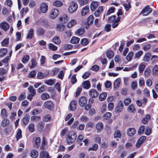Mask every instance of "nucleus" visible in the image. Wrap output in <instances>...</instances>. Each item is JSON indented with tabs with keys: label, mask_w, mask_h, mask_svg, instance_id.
I'll use <instances>...</instances> for the list:
<instances>
[{
	"label": "nucleus",
	"mask_w": 158,
	"mask_h": 158,
	"mask_svg": "<svg viewBox=\"0 0 158 158\" xmlns=\"http://www.w3.org/2000/svg\"><path fill=\"white\" fill-rule=\"evenodd\" d=\"M77 137V135L73 131L67 133L66 136V141L67 143L70 144L74 142Z\"/></svg>",
	"instance_id": "obj_1"
},
{
	"label": "nucleus",
	"mask_w": 158,
	"mask_h": 158,
	"mask_svg": "<svg viewBox=\"0 0 158 158\" xmlns=\"http://www.w3.org/2000/svg\"><path fill=\"white\" fill-rule=\"evenodd\" d=\"M77 3L74 1H72L69 3L68 11L70 13H73L77 10Z\"/></svg>",
	"instance_id": "obj_2"
},
{
	"label": "nucleus",
	"mask_w": 158,
	"mask_h": 158,
	"mask_svg": "<svg viewBox=\"0 0 158 158\" xmlns=\"http://www.w3.org/2000/svg\"><path fill=\"white\" fill-rule=\"evenodd\" d=\"M152 11V9L149 5H148L143 9L140 14L142 13L143 16H147L151 13Z\"/></svg>",
	"instance_id": "obj_3"
},
{
	"label": "nucleus",
	"mask_w": 158,
	"mask_h": 158,
	"mask_svg": "<svg viewBox=\"0 0 158 158\" xmlns=\"http://www.w3.org/2000/svg\"><path fill=\"white\" fill-rule=\"evenodd\" d=\"M59 11L56 9H53L51 11L49 15V17L51 19L56 18L58 15Z\"/></svg>",
	"instance_id": "obj_4"
},
{
	"label": "nucleus",
	"mask_w": 158,
	"mask_h": 158,
	"mask_svg": "<svg viewBox=\"0 0 158 158\" xmlns=\"http://www.w3.org/2000/svg\"><path fill=\"white\" fill-rule=\"evenodd\" d=\"M87 99L84 96L81 97L79 99V104L81 107L85 106L87 103Z\"/></svg>",
	"instance_id": "obj_5"
},
{
	"label": "nucleus",
	"mask_w": 158,
	"mask_h": 158,
	"mask_svg": "<svg viewBox=\"0 0 158 158\" xmlns=\"http://www.w3.org/2000/svg\"><path fill=\"white\" fill-rule=\"evenodd\" d=\"M40 10L43 13H46L48 10V6L45 3H41L40 6Z\"/></svg>",
	"instance_id": "obj_6"
},
{
	"label": "nucleus",
	"mask_w": 158,
	"mask_h": 158,
	"mask_svg": "<svg viewBox=\"0 0 158 158\" xmlns=\"http://www.w3.org/2000/svg\"><path fill=\"white\" fill-rule=\"evenodd\" d=\"M72 114H68L65 117V121H67L69 120L67 122V124L69 125H71L74 121V118L73 117L72 118Z\"/></svg>",
	"instance_id": "obj_7"
},
{
	"label": "nucleus",
	"mask_w": 158,
	"mask_h": 158,
	"mask_svg": "<svg viewBox=\"0 0 158 158\" xmlns=\"http://www.w3.org/2000/svg\"><path fill=\"white\" fill-rule=\"evenodd\" d=\"M89 7L88 6H86L83 7L81 10V15L82 16H84L89 13Z\"/></svg>",
	"instance_id": "obj_8"
},
{
	"label": "nucleus",
	"mask_w": 158,
	"mask_h": 158,
	"mask_svg": "<svg viewBox=\"0 0 158 158\" xmlns=\"http://www.w3.org/2000/svg\"><path fill=\"white\" fill-rule=\"evenodd\" d=\"M89 94L90 96L93 98H95L98 97V93L95 89H92L89 90Z\"/></svg>",
	"instance_id": "obj_9"
},
{
	"label": "nucleus",
	"mask_w": 158,
	"mask_h": 158,
	"mask_svg": "<svg viewBox=\"0 0 158 158\" xmlns=\"http://www.w3.org/2000/svg\"><path fill=\"white\" fill-rule=\"evenodd\" d=\"M41 139L40 137H37L34 139L33 141V145L35 148H38L40 144Z\"/></svg>",
	"instance_id": "obj_10"
},
{
	"label": "nucleus",
	"mask_w": 158,
	"mask_h": 158,
	"mask_svg": "<svg viewBox=\"0 0 158 158\" xmlns=\"http://www.w3.org/2000/svg\"><path fill=\"white\" fill-rule=\"evenodd\" d=\"M44 106L45 108L51 110L53 107V104L50 101H48L44 103Z\"/></svg>",
	"instance_id": "obj_11"
},
{
	"label": "nucleus",
	"mask_w": 158,
	"mask_h": 158,
	"mask_svg": "<svg viewBox=\"0 0 158 158\" xmlns=\"http://www.w3.org/2000/svg\"><path fill=\"white\" fill-rule=\"evenodd\" d=\"M151 54L150 53L147 52L143 56V61L146 62H148L151 59Z\"/></svg>",
	"instance_id": "obj_12"
},
{
	"label": "nucleus",
	"mask_w": 158,
	"mask_h": 158,
	"mask_svg": "<svg viewBox=\"0 0 158 158\" xmlns=\"http://www.w3.org/2000/svg\"><path fill=\"white\" fill-rule=\"evenodd\" d=\"M146 139V137L145 136H142L140 137L137 141L136 143V146L137 147H139Z\"/></svg>",
	"instance_id": "obj_13"
},
{
	"label": "nucleus",
	"mask_w": 158,
	"mask_h": 158,
	"mask_svg": "<svg viewBox=\"0 0 158 158\" xmlns=\"http://www.w3.org/2000/svg\"><path fill=\"white\" fill-rule=\"evenodd\" d=\"M0 26L5 31L8 30L10 27L9 24L6 22H2Z\"/></svg>",
	"instance_id": "obj_14"
},
{
	"label": "nucleus",
	"mask_w": 158,
	"mask_h": 158,
	"mask_svg": "<svg viewBox=\"0 0 158 158\" xmlns=\"http://www.w3.org/2000/svg\"><path fill=\"white\" fill-rule=\"evenodd\" d=\"M104 6H100L98 7L97 10L94 12V15L96 17H98L99 16L100 14L103 10Z\"/></svg>",
	"instance_id": "obj_15"
},
{
	"label": "nucleus",
	"mask_w": 158,
	"mask_h": 158,
	"mask_svg": "<svg viewBox=\"0 0 158 158\" xmlns=\"http://www.w3.org/2000/svg\"><path fill=\"white\" fill-rule=\"evenodd\" d=\"M123 102L121 101H120L118 102V105L115 109L116 112L117 113L121 112L123 109Z\"/></svg>",
	"instance_id": "obj_16"
},
{
	"label": "nucleus",
	"mask_w": 158,
	"mask_h": 158,
	"mask_svg": "<svg viewBox=\"0 0 158 158\" xmlns=\"http://www.w3.org/2000/svg\"><path fill=\"white\" fill-rule=\"evenodd\" d=\"M81 85L84 88L88 89L90 88L91 85L89 81L87 80L83 82Z\"/></svg>",
	"instance_id": "obj_17"
},
{
	"label": "nucleus",
	"mask_w": 158,
	"mask_h": 158,
	"mask_svg": "<svg viewBox=\"0 0 158 158\" xmlns=\"http://www.w3.org/2000/svg\"><path fill=\"white\" fill-rule=\"evenodd\" d=\"M98 6V3L96 1L92 2L90 4V8L92 11H93L97 8Z\"/></svg>",
	"instance_id": "obj_18"
},
{
	"label": "nucleus",
	"mask_w": 158,
	"mask_h": 158,
	"mask_svg": "<svg viewBox=\"0 0 158 158\" xmlns=\"http://www.w3.org/2000/svg\"><path fill=\"white\" fill-rule=\"evenodd\" d=\"M135 133V129L133 128H130L127 130V135L130 136H133Z\"/></svg>",
	"instance_id": "obj_19"
},
{
	"label": "nucleus",
	"mask_w": 158,
	"mask_h": 158,
	"mask_svg": "<svg viewBox=\"0 0 158 158\" xmlns=\"http://www.w3.org/2000/svg\"><path fill=\"white\" fill-rule=\"evenodd\" d=\"M77 102L76 101H73L70 104V109L71 110L74 111L76 108Z\"/></svg>",
	"instance_id": "obj_20"
},
{
	"label": "nucleus",
	"mask_w": 158,
	"mask_h": 158,
	"mask_svg": "<svg viewBox=\"0 0 158 158\" xmlns=\"http://www.w3.org/2000/svg\"><path fill=\"white\" fill-rule=\"evenodd\" d=\"M34 29L33 28H31L29 30L26 36L27 39H31L32 38L34 34Z\"/></svg>",
	"instance_id": "obj_21"
},
{
	"label": "nucleus",
	"mask_w": 158,
	"mask_h": 158,
	"mask_svg": "<svg viewBox=\"0 0 158 158\" xmlns=\"http://www.w3.org/2000/svg\"><path fill=\"white\" fill-rule=\"evenodd\" d=\"M65 27V25L62 24H57L56 25V29L57 31H62L64 30Z\"/></svg>",
	"instance_id": "obj_22"
},
{
	"label": "nucleus",
	"mask_w": 158,
	"mask_h": 158,
	"mask_svg": "<svg viewBox=\"0 0 158 158\" xmlns=\"http://www.w3.org/2000/svg\"><path fill=\"white\" fill-rule=\"evenodd\" d=\"M40 158H49L48 153L45 151H42L40 154Z\"/></svg>",
	"instance_id": "obj_23"
},
{
	"label": "nucleus",
	"mask_w": 158,
	"mask_h": 158,
	"mask_svg": "<svg viewBox=\"0 0 158 158\" xmlns=\"http://www.w3.org/2000/svg\"><path fill=\"white\" fill-rule=\"evenodd\" d=\"M68 17L66 15H64L59 18V21L61 23H65L68 21Z\"/></svg>",
	"instance_id": "obj_24"
},
{
	"label": "nucleus",
	"mask_w": 158,
	"mask_h": 158,
	"mask_svg": "<svg viewBox=\"0 0 158 158\" xmlns=\"http://www.w3.org/2000/svg\"><path fill=\"white\" fill-rule=\"evenodd\" d=\"M85 30L83 28H80L76 31L75 34L77 36H80L84 34Z\"/></svg>",
	"instance_id": "obj_25"
},
{
	"label": "nucleus",
	"mask_w": 158,
	"mask_h": 158,
	"mask_svg": "<svg viewBox=\"0 0 158 158\" xmlns=\"http://www.w3.org/2000/svg\"><path fill=\"white\" fill-rule=\"evenodd\" d=\"M77 24V21L75 19H73L71 20L67 24V27L70 28Z\"/></svg>",
	"instance_id": "obj_26"
},
{
	"label": "nucleus",
	"mask_w": 158,
	"mask_h": 158,
	"mask_svg": "<svg viewBox=\"0 0 158 158\" xmlns=\"http://www.w3.org/2000/svg\"><path fill=\"white\" fill-rule=\"evenodd\" d=\"M29 118V116L28 114H26L25 115L22 120L23 123L24 125H26L27 124Z\"/></svg>",
	"instance_id": "obj_27"
},
{
	"label": "nucleus",
	"mask_w": 158,
	"mask_h": 158,
	"mask_svg": "<svg viewBox=\"0 0 158 158\" xmlns=\"http://www.w3.org/2000/svg\"><path fill=\"white\" fill-rule=\"evenodd\" d=\"M38 156V152L35 149L32 150L31 152V156L32 158H36Z\"/></svg>",
	"instance_id": "obj_28"
},
{
	"label": "nucleus",
	"mask_w": 158,
	"mask_h": 158,
	"mask_svg": "<svg viewBox=\"0 0 158 158\" xmlns=\"http://www.w3.org/2000/svg\"><path fill=\"white\" fill-rule=\"evenodd\" d=\"M94 17L93 15H90L87 19V23L88 24V26L85 27L87 29L89 27V25L92 24L94 20Z\"/></svg>",
	"instance_id": "obj_29"
},
{
	"label": "nucleus",
	"mask_w": 158,
	"mask_h": 158,
	"mask_svg": "<svg viewBox=\"0 0 158 158\" xmlns=\"http://www.w3.org/2000/svg\"><path fill=\"white\" fill-rule=\"evenodd\" d=\"M80 41V39L77 37L73 36L70 40V43L73 44H77Z\"/></svg>",
	"instance_id": "obj_30"
},
{
	"label": "nucleus",
	"mask_w": 158,
	"mask_h": 158,
	"mask_svg": "<svg viewBox=\"0 0 158 158\" xmlns=\"http://www.w3.org/2000/svg\"><path fill=\"white\" fill-rule=\"evenodd\" d=\"M48 74H44L41 72H39L37 74V77L39 79H42L46 77Z\"/></svg>",
	"instance_id": "obj_31"
},
{
	"label": "nucleus",
	"mask_w": 158,
	"mask_h": 158,
	"mask_svg": "<svg viewBox=\"0 0 158 158\" xmlns=\"http://www.w3.org/2000/svg\"><path fill=\"white\" fill-rule=\"evenodd\" d=\"M10 123L9 120L7 119H4L1 122V126L3 127H5L7 126Z\"/></svg>",
	"instance_id": "obj_32"
},
{
	"label": "nucleus",
	"mask_w": 158,
	"mask_h": 158,
	"mask_svg": "<svg viewBox=\"0 0 158 158\" xmlns=\"http://www.w3.org/2000/svg\"><path fill=\"white\" fill-rule=\"evenodd\" d=\"M41 99L43 100H45L49 98L50 96L47 93H43L41 95Z\"/></svg>",
	"instance_id": "obj_33"
},
{
	"label": "nucleus",
	"mask_w": 158,
	"mask_h": 158,
	"mask_svg": "<svg viewBox=\"0 0 158 158\" xmlns=\"http://www.w3.org/2000/svg\"><path fill=\"white\" fill-rule=\"evenodd\" d=\"M120 83V80L119 78L117 79L114 82V88H118Z\"/></svg>",
	"instance_id": "obj_34"
},
{
	"label": "nucleus",
	"mask_w": 158,
	"mask_h": 158,
	"mask_svg": "<svg viewBox=\"0 0 158 158\" xmlns=\"http://www.w3.org/2000/svg\"><path fill=\"white\" fill-rule=\"evenodd\" d=\"M31 65H30V64H29L28 65V66L31 68H34L36 67L37 63L35 60L34 59H32L31 60Z\"/></svg>",
	"instance_id": "obj_35"
},
{
	"label": "nucleus",
	"mask_w": 158,
	"mask_h": 158,
	"mask_svg": "<svg viewBox=\"0 0 158 158\" xmlns=\"http://www.w3.org/2000/svg\"><path fill=\"white\" fill-rule=\"evenodd\" d=\"M53 41L56 44H58L61 42L60 37L58 36L54 37L53 39Z\"/></svg>",
	"instance_id": "obj_36"
},
{
	"label": "nucleus",
	"mask_w": 158,
	"mask_h": 158,
	"mask_svg": "<svg viewBox=\"0 0 158 158\" xmlns=\"http://www.w3.org/2000/svg\"><path fill=\"white\" fill-rule=\"evenodd\" d=\"M145 68V65L143 63H141L139 66V71L140 73H142Z\"/></svg>",
	"instance_id": "obj_37"
},
{
	"label": "nucleus",
	"mask_w": 158,
	"mask_h": 158,
	"mask_svg": "<svg viewBox=\"0 0 158 158\" xmlns=\"http://www.w3.org/2000/svg\"><path fill=\"white\" fill-rule=\"evenodd\" d=\"M150 115H146L145 117L143 118L142 119V122L144 124H146L148 123V121L150 119Z\"/></svg>",
	"instance_id": "obj_38"
},
{
	"label": "nucleus",
	"mask_w": 158,
	"mask_h": 158,
	"mask_svg": "<svg viewBox=\"0 0 158 158\" xmlns=\"http://www.w3.org/2000/svg\"><path fill=\"white\" fill-rule=\"evenodd\" d=\"M44 33V30L41 28H39L36 31L37 34L39 36L43 35Z\"/></svg>",
	"instance_id": "obj_39"
},
{
	"label": "nucleus",
	"mask_w": 158,
	"mask_h": 158,
	"mask_svg": "<svg viewBox=\"0 0 158 158\" xmlns=\"http://www.w3.org/2000/svg\"><path fill=\"white\" fill-rule=\"evenodd\" d=\"M49 49L53 51H55L57 49V47L52 43H50L48 44Z\"/></svg>",
	"instance_id": "obj_40"
},
{
	"label": "nucleus",
	"mask_w": 158,
	"mask_h": 158,
	"mask_svg": "<svg viewBox=\"0 0 158 158\" xmlns=\"http://www.w3.org/2000/svg\"><path fill=\"white\" fill-rule=\"evenodd\" d=\"M152 72L153 74L155 76L158 75V66L155 65L153 67Z\"/></svg>",
	"instance_id": "obj_41"
},
{
	"label": "nucleus",
	"mask_w": 158,
	"mask_h": 158,
	"mask_svg": "<svg viewBox=\"0 0 158 158\" xmlns=\"http://www.w3.org/2000/svg\"><path fill=\"white\" fill-rule=\"evenodd\" d=\"M103 125L101 122H98L96 125V128L98 131H101L103 129Z\"/></svg>",
	"instance_id": "obj_42"
},
{
	"label": "nucleus",
	"mask_w": 158,
	"mask_h": 158,
	"mask_svg": "<svg viewBox=\"0 0 158 158\" xmlns=\"http://www.w3.org/2000/svg\"><path fill=\"white\" fill-rule=\"evenodd\" d=\"M22 131L21 130L19 129L18 130V131L16 136V140L18 141L19 139L22 138Z\"/></svg>",
	"instance_id": "obj_43"
},
{
	"label": "nucleus",
	"mask_w": 158,
	"mask_h": 158,
	"mask_svg": "<svg viewBox=\"0 0 158 158\" xmlns=\"http://www.w3.org/2000/svg\"><path fill=\"white\" fill-rule=\"evenodd\" d=\"M6 48H2L0 50V57H3L7 53Z\"/></svg>",
	"instance_id": "obj_44"
},
{
	"label": "nucleus",
	"mask_w": 158,
	"mask_h": 158,
	"mask_svg": "<svg viewBox=\"0 0 158 158\" xmlns=\"http://www.w3.org/2000/svg\"><path fill=\"white\" fill-rule=\"evenodd\" d=\"M107 95L106 93H103L100 94L99 96L100 100L102 101H104L106 98Z\"/></svg>",
	"instance_id": "obj_45"
},
{
	"label": "nucleus",
	"mask_w": 158,
	"mask_h": 158,
	"mask_svg": "<svg viewBox=\"0 0 158 158\" xmlns=\"http://www.w3.org/2000/svg\"><path fill=\"white\" fill-rule=\"evenodd\" d=\"M44 83L48 85H52L55 83V81L52 79H50L45 80Z\"/></svg>",
	"instance_id": "obj_46"
},
{
	"label": "nucleus",
	"mask_w": 158,
	"mask_h": 158,
	"mask_svg": "<svg viewBox=\"0 0 158 158\" xmlns=\"http://www.w3.org/2000/svg\"><path fill=\"white\" fill-rule=\"evenodd\" d=\"M41 119V117L39 116H33L31 117V120L32 122L38 121Z\"/></svg>",
	"instance_id": "obj_47"
},
{
	"label": "nucleus",
	"mask_w": 158,
	"mask_h": 158,
	"mask_svg": "<svg viewBox=\"0 0 158 158\" xmlns=\"http://www.w3.org/2000/svg\"><path fill=\"white\" fill-rule=\"evenodd\" d=\"M98 148V145L97 144H93L92 147L89 148L88 151H96Z\"/></svg>",
	"instance_id": "obj_48"
},
{
	"label": "nucleus",
	"mask_w": 158,
	"mask_h": 158,
	"mask_svg": "<svg viewBox=\"0 0 158 158\" xmlns=\"http://www.w3.org/2000/svg\"><path fill=\"white\" fill-rule=\"evenodd\" d=\"M47 141L45 137H43L42 141V145L40 147V149L42 150H44L45 149V146L46 144Z\"/></svg>",
	"instance_id": "obj_49"
},
{
	"label": "nucleus",
	"mask_w": 158,
	"mask_h": 158,
	"mask_svg": "<svg viewBox=\"0 0 158 158\" xmlns=\"http://www.w3.org/2000/svg\"><path fill=\"white\" fill-rule=\"evenodd\" d=\"M28 128L29 131L31 132H33L35 130V126L33 123H30L28 126Z\"/></svg>",
	"instance_id": "obj_50"
},
{
	"label": "nucleus",
	"mask_w": 158,
	"mask_h": 158,
	"mask_svg": "<svg viewBox=\"0 0 158 158\" xmlns=\"http://www.w3.org/2000/svg\"><path fill=\"white\" fill-rule=\"evenodd\" d=\"M29 56L26 55L24 56L22 60V62L23 63H25L28 62L29 59Z\"/></svg>",
	"instance_id": "obj_51"
},
{
	"label": "nucleus",
	"mask_w": 158,
	"mask_h": 158,
	"mask_svg": "<svg viewBox=\"0 0 158 158\" xmlns=\"http://www.w3.org/2000/svg\"><path fill=\"white\" fill-rule=\"evenodd\" d=\"M127 110L130 113L133 112L135 110V109L133 105L131 104L129 106L127 107Z\"/></svg>",
	"instance_id": "obj_52"
},
{
	"label": "nucleus",
	"mask_w": 158,
	"mask_h": 158,
	"mask_svg": "<svg viewBox=\"0 0 158 158\" xmlns=\"http://www.w3.org/2000/svg\"><path fill=\"white\" fill-rule=\"evenodd\" d=\"M51 119V116L49 114H47L43 118V120L44 122H48Z\"/></svg>",
	"instance_id": "obj_53"
},
{
	"label": "nucleus",
	"mask_w": 158,
	"mask_h": 158,
	"mask_svg": "<svg viewBox=\"0 0 158 158\" xmlns=\"http://www.w3.org/2000/svg\"><path fill=\"white\" fill-rule=\"evenodd\" d=\"M9 10L6 7H3L2 10V14L3 15H7L9 13Z\"/></svg>",
	"instance_id": "obj_54"
},
{
	"label": "nucleus",
	"mask_w": 158,
	"mask_h": 158,
	"mask_svg": "<svg viewBox=\"0 0 158 158\" xmlns=\"http://www.w3.org/2000/svg\"><path fill=\"white\" fill-rule=\"evenodd\" d=\"M106 56L109 59H111L114 56V53L112 51H109L106 53Z\"/></svg>",
	"instance_id": "obj_55"
},
{
	"label": "nucleus",
	"mask_w": 158,
	"mask_h": 158,
	"mask_svg": "<svg viewBox=\"0 0 158 158\" xmlns=\"http://www.w3.org/2000/svg\"><path fill=\"white\" fill-rule=\"evenodd\" d=\"M53 5L57 7H60L62 6L63 3L60 1L56 0L53 2Z\"/></svg>",
	"instance_id": "obj_56"
},
{
	"label": "nucleus",
	"mask_w": 158,
	"mask_h": 158,
	"mask_svg": "<svg viewBox=\"0 0 158 158\" xmlns=\"http://www.w3.org/2000/svg\"><path fill=\"white\" fill-rule=\"evenodd\" d=\"M121 135H122L120 130H117L114 132V136L115 138H120L121 137Z\"/></svg>",
	"instance_id": "obj_57"
},
{
	"label": "nucleus",
	"mask_w": 158,
	"mask_h": 158,
	"mask_svg": "<svg viewBox=\"0 0 158 158\" xmlns=\"http://www.w3.org/2000/svg\"><path fill=\"white\" fill-rule=\"evenodd\" d=\"M89 43V41L87 39L84 38L82 39L81 41V43L83 46L86 45Z\"/></svg>",
	"instance_id": "obj_58"
},
{
	"label": "nucleus",
	"mask_w": 158,
	"mask_h": 158,
	"mask_svg": "<svg viewBox=\"0 0 158 158\" xmlns=\"http://www.w3.org/2000/svg\"><path fill=\"white\" fill-rule=\"evenodd\" d=\"M28 90L29 92L31 94L35 95L36 94V92L33 86H29L28 88Z\"/></svg>",
	"instance_id": "obj_59"
},
{
	"label": "nucleus",
	"mask_w": 158,
	"mask_h": 158,
	"mask_svg": "<svg viewBox=\"0 0 158 158\" xmlns=\"http://www.w3.org/2000/svg\"><path fill=\"white\" fill-rule=\"evenodd\" d=\"M111 114L110 112H107L104 114L103 117L104 119L106 120L109 119L111 116Z\"/></svg>",
	"instance_id": "obj_60"
},
{
	"label": "nucleus",
	"mask_w": 158,
	"mask_h": 158,
	"mask_svg": "<svg viewBox=\"0 0 158 158\" xmlns=\"http://www.w3.org/2000/svg\"><path fill=\"white\" fill-rule=\"evenodd\" d=\"M137 83L136 81H133L131 85V87L132 89L133 90H135L137 88Z\"/></svg>",
	"instance_id": "obj_61"
},
{
	"label": "nucleus",
	"mask_w": 158,
	"mask_h": 158,
	"mask_svg": "<svg viewBox=\"0 0 158 158\" xmlns=\"http://www.w3.org/2000/svg\"><path fill=\"white\" fill-rule=\"evenodd\" d=\"M133 55V52H130L127 55V56L126 57V59L128 61H130Z\"/></svg>",
	"instance_id": "obj_62"
},
{
	"label": "nucleus",
	"mask_w": 158,
	"mask_h": 158,
	"mask_svg": "<svg viewBox=\"0 0 158 158\" xmlns=\"http://www.w3.org/2000/svg\"><path fill=\"white\" fill-rule=\"evenodd\" d=\"M9 39L6 38L4 40L1 42V43L2 46H5L9 44Z\"/></svg>",
	"instance_id": "obj_63"
},
{
	"label": "nucleus",
	"mask_w": 158,
	"mask_h": 158,
	"mask_svg": "<svg viewBox=\"0 0 158 158\" xmlns=\"http://www.w3.org/2000/svg\"><path fill=\"white\" fill-rule=\"evenodd\" d=\"M123 6L126 11H128L130 8H131V6L130 3L128 2L127 3H125Z\"/></svg>",
	"instance_id": "obj_64"
}]
</instances>
